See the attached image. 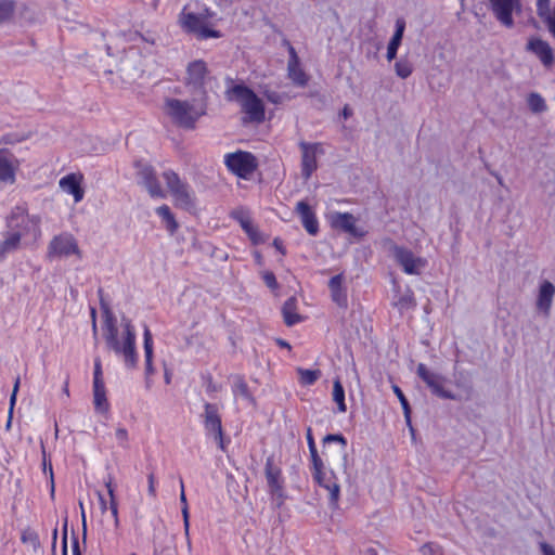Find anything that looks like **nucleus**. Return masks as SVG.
Here are the masks:
<instances>
[{"label":"nucleus","mask_w":555,"mask_h":555,"mask_svg":"<svg viewBox=\"0 0 555 555\" xmlns=\"http://www.w3.org/2000/svg\"><path fill=\"white\" fill-rule=\"evenodd\" d=\"M554 296L555 286L550 281H543L539 288L537 308L546 317L550 314Z\"/></svg>","instance_id":"393cba45"},{"label":"nucleus","mask_w":555,"mask_h":555,"mask_svg":"<svg viewBox=\"0 0 555 555\" xmlns=\"http://www.w3.org/2000/svg\"><path fill=\"white\" fill-rule=\"evenodd\" d=\"M121 338H118V327L116 319L105 308V321L103 326V337L108 350L115 354L122 357L125 365L128 369H134L138 363V354L135 349V331L129 319L121 320Z\"/></svg>","instance_id":"f257e3e1"},{"label":"nucleus","mask_w":555,"mask_h":555,"mask_svg":"<svg viewBox=\"0 0 555 555\" xmlns=\"http://www.w3.org/2000/svg\"><path fill=\"white\" fill-rule=\"evenodd\" d=\"M333 400L336 402L339 412H346L345 390L339 378H336L333 383Z\"/></svg>","instance_id":"c9c22d12"},{"label":"nucleus","mask_w":555,"mask_h":555,"mask_svg":"<svg viewBox=\"0 0 555 555\" xmlns=\"http://www.w3.org/2000/svg\"><path fill=\"white\" fill-rule=\"evenodd\" d=\"M165 107L173 124L184 129H194L199 117L206 113L204 100H198L196 96H193L192 102L167 99Z\"/></svg>","instance_id":"f03ea898"},{"label":"nucleus","mask_w":555,"mask_h":555,"mask_svg":"<svg viewBox=\"0 0 555 555\" xmlns=\"http://www.w3.org/2000/svg\"><path fill=\"white\" fill-rule=\"evenodd\" d=\"M163 178L173 197L175 205L186 211L194 210L196 207L195 195L190 185L183 182L172 170L165 171Z\"/></svg>","instance_id":"0eeeda50"},{"label":"nucleus","mask_w":555,"mask_h":555,"mask_svg":"<svg viewBox=\"0 0 555 555\" xmlns=\"http://www.w3.org/2000/svg\"><path fill=\"white\" fill-rule=\"evenodd\" d=\"M160 555H176V552L171 548L166 547L160 552Z\"/></svg>","instance_id":"680f3d73"},{"label":"nucleus","mask_w":555,"mask_h":555,"mask_svg":"<svg viewBox=\"0 0 555 555\" xmlns=\"http://www.w3.org/2000/svg\"><path fill=\"white\" fill-rule=\"evenodd\" d=\"M421 552L423 555H442L440 547L434 543L423 545Z\"/></svg>","instance_id":"49530a36"},{"label":"nucleus","mask_w":555,"mask_h":555,"mask_svg":"<svg viewBox=\"0 0 555 555\" xmlns=\"http://www.w3.org/2000/svg\"><path fill=\"white\" fill-rule=\"evenodd\" d=\"M389 249L397 261L406 274H420L422 269L426 267V260L422 257H417L414 253L403 246L395 244L388 240Z\"/></svg>","instance_id":"1a4fd4ad"},{"label":"nucleus","mask_w":555,"mask_h":555,"mask_svg":"<svg viewBox=\"0 0 555 555\" xmlns=\"http://www.w3.org/2000/svg\"><path fill=\"white\" fill-rule=\"evenodd\" d=\"M233 391L235 395H240L246 400L254 401L251 393L249 392L248 386L242 376H235L233 382Z\"/></svg>","instance_id":"a19ab883"},{"label":"nucleus","mask_w":555,"mask_h":555,"mask_svg":"<svg viewBox=\"0 0 555 555\" xmlns=\"http://www.w3.org/2000/svg\"><path fill=\"white\" fill-rule=\"evenodd\" d=\"M416 374L430 389L433 395L442 399H455V396L450 390L444 389V376L430 371L424 363L417 365Z\"/></svg>","instance_id":"9b49d317"},{"label":"nucleus","mask_w":555,"mask_h":555,"mask_svg":"<svg viewBox=\"0 0 555 555\" xmlns=\"http://www.w3.org/2000/svg\"><path fill=\"white\" fill-rule=\"evenodd\" d=\"M209 80L210 72L204 60H194L186 65L184 85L193 96L204 100Z\"/></svg>","instance_id":"423d86ee"},{"label":"nucleus","mask_w":555,"mask_h":555,"mask_svg":"<svg viewBox=\"0 0 555 555\" xmlns=\"http://www.w3.org/2000/svg\"><path fill=\"white\" fill-rule=\"evenodd\" d=\"M367 555H377V553L373 548H370L367 550Z\"/></svg>","instance_id":"774afa93"},{"label":"nucleus","mask_w":555,"mask_h":555,"mask_svg":"<svg viewBox=\"0 0 555 555\" xmlns=\"http://www.w3.org/2000/svg\"><path fill=\"white\" fill-rule=\"evenodd\" d=\"M344 281L345 278L343 273L336 274L328 281V288L333 302H335L341 309H347L348 297L347 289L344 286Z\"/></svg>","instance_id":"412c9836"},{"label":"nucleus","mask_w":555,"mask_h":555,"mask_svg":"<svg viewBox=\"0 0 555 555\" xmlns=\"http://www.w3.org/2000/svg\"><path fill=\"white\" fill-rule=\"evenodd\" d=\"M211 16L212 13L208 9L198 14L183 10L179 16V23L186 33L192 34L198 40L220 38L221 33L209 27L208 20Z\"/></svg>","instance_id":"39448f33"},{"label":"nucleus","mask_w":555,"mask_h":555,"mask_svg":"<svg viewBox=\"0 0 555 555\" xmlns=\"http://www.w3.org/2000/svg\"><path fill=\"white\" fill-rule=\"evenodd\" d=\"M56 538H57V529L55 528L53 530V550L55 548Z\"/></svg>","instance_id":"69168bd1"},{"label":"nucleus","mask_w":555,"mask_h":555,"mask_svg":"<svg viewBox=\"0 0 555 555\" xmlns=\"http://www.w3.org/2000/svg\"><path fill=\"white\" fill-rule=\"evenodd\" d=\"M181 492H180V502L182 504V516H183V527H184V533L185 537L189 538V529H190V521H189V507L186 502V496L184 492V485L183 481H180ZM188 545L191 546L190 539H188Z\"/></svg>","instance_id":"e433bc0d"},{"label":"nucleus","mask_w":555,"mask_h":555,"mask_svg":"<svg viewBox=\"0 0 555 555\" xmlns=\"http://www.w3.org/2000/svg\"><path fill=\"white\" fill-rule=\"evenodd\" d=\"M14 155L7 149H0V182L14 183L15 181Z\"/></svg>","instance_id":"4be33fe9"},{"label":"nucleus","mask_w":555,"mask_h":555,"mask_svg":"<svg viewBox=\"0 0 555 555\" xmlns=\"http://www.w3.org/2000/svg\"><path fill=\"white\" fill-rule=\"evenodd\" d=\"M77 255L81 258V251L75 237L69 233L54 236L48 246L47 256L50 259Z\"/></svg>","instance_id":"9d476101"},{"label":"nucleus","mask_w":555,"mask_h":555,"mask_svg":"<svg viewBox=\"0 0 555 555\" xmlns=\"http://www.w3.org/2000/svg\"><path fill=\"white\" fill-rule=\"evenodd\" d=\"M297 373L299 375V382L301 385H312L321 376L320 370H308L298 367Z\"/></svg>","instance_id":"4c0bfd02"},{"label":"nucleus","mask_w":555,"mask_h":555,"mask_svg":"<svg viewBox=\"0 0 555 555\" xmlns=\"http://www.w3.org/2000/svg\"><path fill=\"white\" fill-rule=\"evenodd\" d=\"M204 426L208 434L214 435L215 440L218 442L219 448L224 451L223 429L221 416L218 406L212 403H205L204 406Z\"/></svg>","instance_id":"2eb2a0df"},{"label":"nucleus","mask_w":555,"mask_h":555,"mask_svg":"<svg viewBox=\"0 0 555 555\" xmlns=\"http://www.w3.org/2000/svg\"><path fill=\"white\" fill-rule=\"evenodd\" d=\"M278 343H279V345H280L281 347H284V348H291L289 344H288L287 341H285V340H281V339H279V340H278Z\"/></svg>","instance_id":"e2e57ef3"},{"label":"nucleus","mask_w":555,"mask_h":555,"mask_svg":"<svg viewBox=\"0 0 555 555\" xmlns=\"http://www.w3.org/2000/svg\"><path fill=\"white\" fill-rule=\"evenodd\" d=\"M61 189L74 196L76 203L83 198L85 191L81 188V177L74 173L67 175L60 180Z\"/></svg>","instance_id":"a878e982"},{"label":"nucleus","mask_w":555,"mask_h":555,"mask_svg":"<svg viewBox=\"0 0 555 555\" xmlns=\"http://www.w3.org/2000/svg\"><path fill=\"white\" fill-rule=\"evenodd\" d=\"M404 29H405V21L403 18H398L396 21L395 34L392 35V37L388 43V47H387L386 57L389 62L392 61L393 59H396V56H397V51H398L399 46L401 44Z\"/></svg>","instance_id":"bb28decb"},{"label":"nucleus","mask_w":555,"mask_h":555,"mask_svg":"<svg viewBox=\"0 0 555 555\" xmlns=\"http://www.w3.org/2000/svg\"><path fill=\"white\" fill-rule=\"evenodd\" d=\"M41 218L28 215L23 207H15L7 218V228L10 232L18 233L21 238L30 237L36 242L41 236Z\"/></svg>","instance_id":"20e7f679"},{"label":"nucleus","mask_w":555,"mask_h":555,"mask_svg":"<svg viewBox=\"0 0 555 555\" xmlns=\"http://www.w3.org/2000/svg\"><path fill=\"white\" fill-rule=\"evenodd\" d=\"M115 437L122 448H128V431L126 428H117Z\"/></svg>","instance_id":"de8ad7c7"},{"label":"nucleus","mask_w":555,"mask_h":555,"mask_svg":"<svg viewBox=\"0 0 555 555\" xmlns=\"http://www.w3.org/2000/svg\"><path fill=\"white\" fill-rule=\"evenodd\" d=\"M542 555H555V548L545 541L539 543Z\"/></svg>","instance_id":"3c124183"},{"label":"nucleus","mask_w":555,"mask_h":555,"mask_svg":"<svg viewBox=\"0 0 555 555\" xmlns=\"http://www.w3.org/2000/svg\"><path fill=\"white\" fill-rule=\"evenodd\" d=\"M496 20L506 28L514 27L513 13L521 12L520 0H489Z\"/></svg>","instance_id":"4468645a"},{"label":"nucleus","mask_w":555,"mask_h":555,"mask_svg":"<svg viewBox=\"0 0 555 555\" xmlns=\"http://www.w3.org/2000/svg\"><path fill=\"white\" fill-rule=\"evenodd\" d=\"M306 436L313 465V478L321 487L325 488L330 492L331 504L336 507L340 493V487L337 482L338 477L334 472L331 473V477L325 476L323 472V461L318 454L315 442L312 436V430L310 427L307 428Z\"/></svg>","instance_id":"7ed1b4c3"},{"label":"nucleus","mask_w":555,"mask_h":555,"mask_svg":"<svg viewBox=\"0 0 555 555\" xmlns=\"http://www.w3.org/2000/svg\"><path fill=\"white\" fill-rule=\"evenodd\" d=\"M301 150V175L308 180L318 168L317 154L321 152L320 143H299Z\"/></svg>","instance_id":"f3484780"},{"label":"nucleus","mask_w":555,"mask_h":555,"mask_svg":"<svg viewBox=\"0 0 555 555\" xmlns=\"http://www.w3.org/2000/svg\"><path fill=\"white\" fill-rule=\"evenodd\" d=\"M15 11V2L13 0H0V24L10 21Z\"/></svg>","instance_id":"79ce46f5"},{"label":"nucleus","mask_w":555,"mask_h":555,"mask_svg":"<svg viewBox=\"0 0 555 555\" xmlns=\"http://www.w3.org/2000/svg\"><path fill=\"white\" fill-rule=\"evenodd\" d=\"M392 389H393V392L396 393V396L398 397V399H399V401L401 403L405 421L410 425L411 424V409H410V404L408 402V399L405 398V396L402 392V390L400 389V387H398L397 385H393Z\"/></svg>","instance_id":"37998d69"},{"label":"nucleus","mask_w":555,"mask_h":555,"mask_svg":"<svg viewBox=\"0 0 555 555\" xmlns=\"http://www.w3.org/2000/svg\"><path fill=\"white\" fill-rule=\"evenodd\" d=\"M288 52H289V60H288V64H296V63H299V59L297 56V53L294 49V47L289 46L288 48Z\"/></svg>","instance_id":"5fc2aeb1"},{"label":"nucleus","mask_w":555,"mask_h":555,"mask_svg":"<svg viewBox=\"0 0 555 555\" xmlns=\"http://www.w3.org/2000/svg\"><path fill=\"white\" fill-rule=\"evenodd\" d=\"M105 486L107 488V492L109 495V509H111L112 516L114 518V527L118 528L119 527L118 505L115 500L114 489H113V485H112V477L108 478V480L105 482Z\"/></svg>","instance_id":"58836bf2"},{"label":"nucleus","mask_w":555,"mask_h":555,"mask_svg":"<svg viewBox=\"0 0 555 555\" xmlns=\"http://www.w3.org/2000/svg\"><path fill=\"white\" fill-rule=\"evenodd\" d=\"M63 555H67L66 534H64V538H63Z\"/></svg>","instance_id":"0e129e2a"},{"label":"nucleus","mask_w":555,"mask_h":555,"mask_svg":"<svg viewBox=\"0 0 555 555\" xmlns=\"http://www.w3.org/2000/svg\"><path fill=\"white\" fill-rule=\"evenodd\" d=\"M295 211L301 219V223L310 235H315L319 232V223L314 211L309 204L305 201L297 203Z\"/></svg>","instance_id":"5701e85b"},{"label":"nucleus","mask_w":555,"mask_h":555,"mask_svg":"<svg viewBox=\"0 0 555 555\" xmlns=\"http://www.w3.org/2000/svg\"><path fill=\"white\" fill-rule=\"evenodd\" d=\"M282 315L284 323L287 326H293L302 320V317L297 312L296 297H289L282 307Z\"/></svg>","instance_id":"cd10ccee"},{"label":"nucleus","mask_w":555,"mask_h":555,"mask_svg":"<svg viewBox=\"0 0 555 555\" xmlns=\"http://www.w3.org/2000/svg\"><path fill=\"white\" fill-rule=\"evenodd\" d=\"M22 238L18 233L10 232L9 230L4 234V238L0 241V260L4 258L7 254L13 253L21 247Z\"/></svg>","instance_id":"c85d7f7f"},{"label":"nucleus","mask_w":555,"mask_h":555,"mask_svg":"<svg viewBox=\"0 0 555 555\" xmlns=\"http://www.w3.org/2000/svg\"><path fill=\"white\" fill-rule=\"evenodd\" d=\"M140 183L146 189L152 197L165 198L166 192L162 189L155 170L150 165H143L138 171Z\"/></svg>","instance_id":"a211bd4d"},{"label":"nucleus","mask_w":555,"mask_h":555,"mask_svg":"<svg viewBox=\"0 0 555 555\" xmlns=\"http://www.w3.org/2000/svg\"><path fill=\"white\" fill-rule=\"evenodd\" d=\"M231 93L240 102L249 121L262 122L264 120L263 103L251 89L243 85H235L231 89Z\"/></svg>","instance_id":"6e6552de"},{"label":"nucleus","mask_w":555,"mask_h":555,"mask_svg":"<svg viewBox=\"0 0 555 555\" xmlns=\"http://www.w3.org/2000/svg\"><path fill=\"white\" fill-rule=\"evenodd\" d=\"M79 507L81 509V517H82V525H83V539H86V516H85V508L81 501H79Z\"/></svg>","instance_id":"13d9d810"},{"label":"nucleus","mask_w":555,"mask_h":555,"mask_svg":"<svg viewBox=\"0 0 555 555\" xmlns=\"http://www.w3.org/2000/svg\"><path fill=\"white\" fill-rule=\"evenodd\" d=\"M98 494H99V500H100V504H101V509H102V512H104V511H106V501L100 492Z\"/></svg>","instance_id":"052dcab7"},{"label":"nucleus","mask_w":555,"mask_h":555,"mask_svg":"<svg viewBox=\"0 0 555 555\" xmlns=\"http://www.w3.org/2000/svg\"><path fill=\"white\" fill-rule=\"evenodd\" d=\"M93 404L98 413L106 414L109 411V403L106 397V389L103 380V371L100 358L94 359Z\"/></svg>","instance_id":"ddd939ff"},{"label":"nucleus","mask_w":555,"mask_h":555,"mask_svg":"<svg viewBox=\"0 0 555 555\" xmlns=\"http://www.w3.org/2000/svg\"><path fill=\"white\" fill-rule=\"evenodd\" d=\"M144 354H145V372L146 375L154 374V367L152 364L153 359V338L150 328L144 326Z\"/></svg>","instance_id":"c756f323"},{"label":"nucleus","mask_w":555,"mask_h":555,"mask_svg":"<svg viewBox=\"0 0 555 555\" xmlns=\"http://www.w3.org/2000/svg\"><path fill=\"white\" fill-rule=\"evenodd\" d=\"M18 386H20V378L16 379V382L14 384V387H13V391H12L11 397H10L9 414H13V409H14V404L16 402V395H17V391H18Z\"/></svg>","instance_id":"8fccbe9b"},{"label":"nucleus","mask_w":555,"mask_h":555,"mask_svg":"<svg viewBox=\"0 0 555 555\" xmlns=\"http://www.w3.org/2000/svg\"><path fill=\"white\" fill-rule=\"evenodd\" d=\"M231 216L241 224L254 244H260L263 242L260 233L257 231L256 227H254L247 211L244 209H236L231 212Z\"/></svg>","instance_id":"b1692460"},{"label":"nucleus","mask_w":555,"mask_h":555,"mask_svg":"<svg viewBox=\"0 0 555 555\" xmlns=\"http://www.w3.org/2000/svg\"><path fill=\"white\" fill-rule=\"evenodd\" d=\"M11 422H12V414H9V420L7 422V428L9 429L10 426H11Z\"/></svg>","instance_id":"338daca9"},{"label":"nucleus","mask_w":555,"mask_h":555,"mask_svg":"<svg viewBox=\"0 0 555 555\" xmlns=\"http://www.w3.org/2000/svg\"><path fill=\"white\" fill-rule=\"evenodd\" d=\"M537 13L541 18L548 20L550 14V0H537Z\"/></svg>","instance_id":"a18cd8bd"},{"label":"nucleus","mask_w":555,"mask_h":555,"mask_svg":"<svg viewBox=\"0 0 555 555\" xmlns=\"http://www.w3.org/2000/svg\"><path fill=\"white\" fill-rule=\"evenodd\" d=\"M273 245H274V246H275V248H276L278 250H280L282 254H285V250H284V248H283L282 242H281L279 238H275V240L273 241Z\"/></svg>","instance_id":"bf43d9fd"},{"label":"nucleus","mask_w":555,"mask_h":555,"mask_svg":"<svg viewBox=\"0 0 555 555\" xmlns=\"http://www.w3.org/2000/svg\"><path fill=\"white\" fill-rule=\"evenodd\" d=\"M288 77L298 87H305L308 82V76L300 67L299 63L287 64Z\"/></svg>","instance_id":"473e14b6"},{"label":"nucleus","mask_w":555,"mask_h":555,"mask_svg":"<svg viewBox=\"0 0 555 555\" xmlns=\"http://www.w3.org/2000/svg\"><path fill=\"white\" fill-rule=\"evenodd\" d=\"M224 163L230 171L242 178L253 173L257 167L255 156L241 151L227 154Z\"/></svg>","instance_id":"f8f14e48"},{"label":"nucleus","mask_w":555,"mask_h":555,"mask_svg":"<svg viewBox=\"0 0 555 555\" xmlns=\"http://www.w3.org/2000/svg\"><path fill=\"white\" fill-rule=\"evenodd\" d=\"M528 106L533 113H542L547 109V105L545 103V100L535 92H532L528 96Z\"/></svg>","instance_id":"ea45409f"},{"label":"nucleus","mask_w":555,"mask_h":555,"mask_svg":"<svg viewBox=\"0 0 555 555\" xmlns=\"http://www.w3.org/2000/svg\"><path fill=\"white\" fill-rule=\"evenodd\" d=\"M21 541L23 544L29 546L34 552H38L41 548V543L38 533L30 527L23 529L21 534Z\"/></svg>","instance_id":"72a5a7b5"},{"label":"nucleus","mask_w":555,"mask_h":555,"mask_svg":"<svg viewBox=\"0 0 555 555\" xmlns=\"http://www.w3.org/2000/svg\"><path fill=\"white\" fill-rule=\"evenodd\" d=\"M156 214L163 219V221L166 223V229L171 233L173 234L179 224L173 216V214L171 212L169 206L167 205H162L159 207L156 208Z\"/></svg>","instance_id":"2f4dec72"},{"label":"nucleus","mask_w":555,"mask_h":555,"mask_svg":"<svg viewBox=\"0 0 555 555\" xmlns=\"http://www.w3.org/2000/svg\"><path fill=\"white\" fill-rule=\"evenodd\" d=\"M324 443L330 442H338L340 444L339 450L337 453L341 455L343 457V474L347 476V453H346V447H347V440L346 438L340 434H328L323 438Z\"/></svg>","instance_id":"7c9ffc66"},{"label":"nucleus","mask_w":555,"mask_h":555,"mask_svg":"<svg viewBox=\"0 0 555 555\" xmlns=\"http://www.w3.org/2000/svg\"><path fill=\"white\" fill-rule=\"evenodd\" d=\"M73 555H81V552L79 548V542L76 537H74V541H73Z\"/></svg>","instance_id":"6e6d98bb"},{"label":"nucleus","mask_w":555,"mask_h":555,"mask_svg":"<svg viewBox=\"0 0 555 555\" xmlns=\"http://www.w3.org/2000/svg\"><path fill=\"white\" fill-rule=\"evenodd\" d=\"M393 306L403 313L404 311L411 310L416 306L414 294L411 289H406L405 293L400 295L395 301Z\"/></svg>","instance_id":"f704fd0d"},{"label":"nucleus","mask_w":555,"mask_h":555,"mask_svg":"<svg viewBox=\"0 0 555 555\" xmlns=\"http://www.w3.org/2000/svg\"><path fill=\"white\" fill-rule=\"evenodd\" d=\"M262 279L266 283V285L271 288V289H276L279 284L276 282V279H275V275L273 272L271 271H266L263 274H262Z\"/></svg>","instance_id":"09e8293b"},{"label":"nucleus","mask_w":555,"mask_h":555,"mask_svg":"<svg viewBox=\"0 0 555 555\" xmlns=\"http://www.w3.org/2000/svg\"><path fill=\"white\" fill-rule=\"evenodd\" d=\"M357 219L349 212H336L332 216V227L339 229L354 237H361L364 232L357 228Z\"/></svg>","instance_id":"aec40b11"},{"label":"nucleus","mask_w":555,"mask_h":555,"mask_svg":"<svg viewBox=\"0 0 555 555\" xmlns=\"http://www.w3.org/2000/svg\"><path fill=\"white\" fill-rule=\"evenodd\" d=\"M352 115V109L349 107V105H345L341 111V116L344 119H348Z\"/></svg>","instance_id":"4d7b16f0"},{"label":"nucleus","mask_w":555,"mask_h":555,"mask_svg":"<svg viewBox=\"0 0 555 555\" xmlns=\"http://www.w3.org/2000/svg\"><path fill=\"white\" fill-rule=\"evenodd\" d=\"M264 474L271 494L280 507L284 502L283 482L281 478V469L274 464L273 456H269L266 461Z\"/></svg>","instance_id":"dca6fc26"},{"label":"nucleus","mask_w":555,"mask_h":555,"mask_svg":"<svg viewBox=\"0 0 555 555\" xmlns=\"http://www.w3.org/2000/svg\"><path fill=\"white\" fill-rule=\"evenodd\" d=\"M526 50L535 54L541 63L548 67L554 62L553 49L548 42L540 39V38H531L529 39Z\"/></svg>","instance_id":"6ab92c4d"},{"label":"nucleus","mask_w":555,"mask_h":555,"mask_svg":"<svg viewBox=\"0 0 555 555\" xmlns=\"http://www.w3.org/2000/svg\"><path fill=\"white\" fill-rule=\"evenodd\" d=\"M395 70L397 76L405 79L412 74L413 66L408 60H400L395 63Z\"/></svg>","instance_id":"c03bdc74"},{"label":"nucleus","mask_w":555,"mask_h":555,"mask_svg":"<svg viewBox=\"0 0 555 555\" xmlns=\"http://www.w3.org/2000/svg\"><path fill=\"white\" fill-rule=\"evenodd\" d=\"M147 481H149V489H147L149 494L154 498L156 495V489H155V477L153 474H150L147 476Z\"/></svg>","instance_id":"864d4df0"},{"label":"nucleus","mask_w":555,"mask_h":555,"mask_svg":"<svg viewBox=\"0 0 555 555\" xmlns=\"http://www.w3.org/2000/svg\"><path fill=\"white\" fill-rule=\"evenodd\" d=\"M266 98L269 102L273 103V104H280L282 103V95L275 91H267L266 92Z\"/></svg>","instance_id":"603ef678"}]
</instances>
